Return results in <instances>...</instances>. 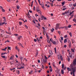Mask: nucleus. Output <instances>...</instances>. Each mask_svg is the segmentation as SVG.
<instances>
[{
	"mask_svg": "<svg viewBox=\"0 0 76 76\" xmlns=\"http://www.w3.org/2000/svg\"><path fill=\"white\" fill-rule=\"evenodd\" d=\"M17 8L18 9V10H19V6H18L17 7Z\"/></svg>",
	"mask_w": 76,
	"mask_h": 76,
	"instance_id": "nucleus-40",
	"label": "nucleus"
},
{
	"mask_svg": "<svg viewBox=\"0 0 76 76\" xmlns=\"http://www.w3.org/2000/svg\"><path fill=\"white\" fill-rule=\"evenodd\" d=\"M50 41H51V42H52L54 41H53V39L52 38H51L50 39Z\"/></svg>",
	"mask_w": 76,
	"mask_h": 76,
	"instance_id": "nucleus-26",
	"label": "nucleus"
},
{
	"mask_svg": "<svg viewBox=\"0 0 76 76\" xmlns=\"http://www.w3.org/2000/svg\"><path fill=\"white\" fill-rule=\"evenodd\" d=\"M13 57H14V56H12L11 58H10V60H13Z\"/></svg>",
	"mask_w": 76,
	"mask_h": 76,
	"instance_id": "nucleus-5",
	"label": "nucleus"
},
{
	"mask_svg": "<svg viewBox=\"0 0 76 76\" xmlns=\"http://www.w3.org/2000/svg\"><path fill=\"white\" fill-rule=\"evenodd\" d=\"M50 31L51 32H53V31H54V28H53L52 29H51Z\"/></svg>",
	"mask_w": 76,
	"mask_h": 76,
	"instance_id": "nucleus-14",
	"label": "nucleus"
},
{
	"mask_svg": "<svg viewBox=\"0 0 76 76\" xmlns=\"http://www.w3.org/2000/svg\"><path fill=\"white\" fill-rule=\"evenodd\" d=\"M66 11H65L64 13H62V15H66Z\"/></svg>",
	"mask_w": 76,
	"mask_h": 76,
	"instance_id": "nucleus-23",
	"label": "nucleus"
},
{
	"mask_svg": "<svg viewBox=\"0 0 76 76\" xmlns=\"http://www.w3.org/2000/svg\"><path fill=\"white\" fill-rule=\"evenodd\" d=\"M61 73L62 74H64V71H63V69H62L61 70Z\"/></svg>",
	"mask_w": 76,
	"mask_h": 76,
	"instance_id": "nucleus-31",
	"label": "nucleus"
},
{
	"mask_svg": "<svg viewBox=\"0 0 76 76\" xmlns=\"http://www.w3.org/2000/svg\"><path fill=\"white\" fill-rule=\"evenodd\" d=\"M6 42H9V40H7V41H6L5 42V43H6Z\"/></svg>",
	"mask_w": 76,
	"mask_h": 76,
	"instance_id": "nucleus-43",
	"label": "nucleus"
},
{
	"mask_svg": "<svg viewBox=\"0 0 76 76\" xmlns=\"http://www.w3.org/2000/svg\"><path fill=\"white\" fill-rule=\"evenodd\" d=\"M53 66L54 67H55V68H57V66H56V65H55V63L53 62Z\"/></svg>",
	"mask_w": 76,
	"mask_h": 76,
	"instance_id": "nucleus-7",
	"label": "nucleus"
},
{
	"mask_svg": "<svg viewBox=\"0 0 76 76\" xmlns=\"http://www.w3.org/2000/svg\"><path fill=\"white\" fill-rule=\"evenodd\" d=\"M69 11H66V14L67 16H69Z\"/></svg>",
	"mask_w": 76,
	"mask_h": 76,
	"instance_id": "nucleus-8",
	"label": "nucleus"
},
{
	"mask_svg": "<svg viewBox=\"0 0 76 76\" xmlns=\"http://www.w3.org/2000/svg\"><path fill=\"white\" fill-rule=\"evenodd\" d=\"M2 12H5V10H4V9H3V8H2Z\"/></svg>",
	"mask_w": 76,
	"mask_h": 76,
	"instance_id": "nucleus-47",
	"label": "nucleus"
},
{
	"mask_svg": "<svg viewBox=\"0 0 76 76\" xmlns=\"http://www.w3.org/2000/svg\"><path fill=\"white\" fill-rule=\"evenodd\" d=\"M52 43H53V44H54V45H56V42L54 41H53Z\"/></svg>",
	"mask_w": 76,
	"mask_h": 76,
	"instance_id": "nucleus-27",
	"label": "nucleus"
},
{
	"mask_svg": "<svg viewBox=\"0 0 76 76\" xmlns=\"http://www.w3.org/2000/svg\"><path fill=\"white\" fill-rule=\"evenodd\" d=\"M71 50L72 52H75V50H74V49H71Z\"/></svg>",
	"mask_w": 76,
	"mask_h": 76,
	"instance_id": "nucleus-42",
	"label": "nucleus"
},
{
	"mask_svg": "<svg viewBox=\"0 0 76 76\" xmlns=\"http://www.w3.org/2000/svg\"><path fill=\"white\" fill-rule=\"evenodd\" d=\"M66 2L65 1H64L62 3V4L63 5H64V4Z\"/></svg>",
	"mask_w": 76,
	"mask_h": 76,
	"instance_id": "nucleus-34",
	"label": "nucleus"
},
{
	"mask_svg": "<svg viewBox=\"0 0 76 76\" xmlns=\"http://www.w3.org/2000/svg\"><path fill=\"white\" fill-rule=\"evenodd\" d=\"M7 47H6L5 48L2 49V50H4V51H6V49H7Z\"/></svg>",
	"mask_w": 76,
	"mask_h": 76,
	"instance_id": "nucleus-18",
	"label": "nucleus"
},
{
	"mask_svg": "<svg viewBox=\"0 0 76 76\" xmlns=\"http://www.w3.org/2000/svg\"><path fill=\"white\" fill-rule=\"evenodd\" d=\"M60 38H61V41H63V37H61Z\"/></svg>",
	"mask_w": 76,
	"mask_h": 76,
	"instance_id": "nucleus-36",
	"label": "nucleus"
},
{
	"mask_svg": "<svg viewBox=\"0 0 76 76\" xmlns=\"http://www.w3.org/2000/svg\"><path fill=\"white\" fill-rule=\"evenodd\" d=\"M22 23L21 22H19V25H22Z\"/></svg>",
	"mask_w": 76,
	"mask_h": 76,
	"instance_id": "nucleus-39",
	"label": "nucleus"
},
{
	"mask_svg": "<svg viewBox=\"0 0 76 76\" xmlns=\"http://www.w3.org/2000/svg\"><path fill=\"white\" fill-rule=\"evenodd\" d=\"M66 9H67V8H63V9H62V10H63V11H64V10H66Z\"/></svg>",
	"mask_w": 76,
	"mask_h": 76,
	"instance_id": "nucleus-48",
	"label": "nucleus"
},
{
	"mask_svg": "<svg viewBox=\"0 0 76 76\" xmlns=\"http://www.w3.org/2000/svg\"><path fill=\"white\" fill-rule=\"evenodd\" d=\"M58 28L57 27H56V28H55V29L56 30H57V29H58Z\"/></svg>",
	"mask_w": 76,
	"mask_h": 76,
	"instance_id": "nucleus-54",
	"label": "nucleus"
},
{
	"mask_svg": "<svg viewBox=\"0 0 76 76\" xmlns=\"http://www.w3.org/2000/svg\"><path fill=\"white\" fill-rule=\"evenodd\" d=\"M1 57H2V58H6V56H1Z\"/></svg>",
	"mask_w": 76,
	"mask_h": 76,
	"instance_id": "nucleus-19",
	"label": "nucleus"
},
{
	"mask_svg": "<svg viewBox=\"0 0 76 76\" xmlns=\"http://www.w3.org/2000/svg\"><path fill=\"white\" fill-rule=\"evenodd\" d=\"M47 60L43 59V62H42V64H43L44 63L45 64V63L47 62Z\"/></svg>",
	"mask_w": 76,
	"mask_h": 76,
	"instance_id": "nucleus-2",
	"label": "nucleus"
},
{
	"mask_svg": "<svg viewBox=\"0 0 76 76\" xmlns=\"http://www.w3.org/2000/svg\"><path fill=\"white\" fill-rule=\"evenodd\" d=\"M15 68H12V69H10V70H11V71H12V70H15Z\"/></svg>",
	"mask_w": 76,
	"mask_h": 76,
	"instance_id": "nucleus-33",
	"label": "nucleus"
},
{
	"mask_svg": "<svg viewBox=\"0 0 76 76\" xmlns=\"http://www.w3.org/2000/svg\"><path fill=\"white\" fill-rule=\"evenodd\" d=\"M75 70L74 69H72V72H73V76H75Z\"/></svg>",
	"mask_w": 76,
	"mask_h": 76,
	"instance_id": "nucleus-6",
	"label": "nucleus"
},
{
	"mask_svg": "<svg viewBox=\"0 0 76 76\" xmlns=\"http://www.w3.org/2000/svg\"><path fill=\"white\" fill-rule=\"evenodd\" d=\"M41 6H42V8H44V4L43 3L42 4Z\"/></svg>",
	"mask_w": 76,
	"mask_h": 76,
	"instance_id": "nucleus-15",
	"label": "nucleus"
},
{
	"mask_svg": "<svg viewBox=\"0 0 76 76\" xmlns=\"http://www.w3.org/2000/svg\"><path fill=\"white\" fill-rule=\"evenodd\" d=\"M8 50H11V48H10V47H8Z\"/></svg>",
	"mask_w": 76,
	"mask_h": 76,
	"instance_id": "nucleus-44",
	"label": "nucleus"
},
{
	"mask_svg": "<svg viewBox=\"0 0 76 76\" xmlns=\"http://www.w3.org/2000/svg\"><path fill=\"white\" fill-rule=\"evenodd\" d=\"M66 28H65V30H67V29H68V27H65Z\"/></svg>",
	"mask_w": 76,
	"mask_h": 76,
	"instance_id": "nucleus-51",
	"label": "nucleus"
},
{
	"mask_svg": "<svg viewBox=\"0 0 76 76\" xmlns=\"http://www.w3.org/2000/svg\"><path fill=\"white\" fill-rule=\"evenodd\" d=\"M33 3H34V1H32V2L31 4V7H32L33 6Z\"/></svg>",
	"mask_w": 76,
	"mask_h": 76,
	"instance_id": "nucleus-12",
	"label": "nucleus"
},
{
	"mask_svg": "<svg viewBox=\"0 0 76 76\" xmlns=\"http://www.w3.org/2000/svg\"><path fill=\"white\" fill-rule=\"evenodd\" d=\"M18 44L19 45H20V46H21V47H23V46H22V45L21 43H18Z\"/></svg>",
	"mask_w": 76,
	"mask_h": 76,
	"instance_id": "nucleus-24",
	"label": "nucleus"
},
{
	"mask_svg": "<svg viewBox=\"0 0 76 76\" xmlns=\"http://www.w3.org/2000/svg\"><path fill=\"white\" fill-rule=\"evenodd\" d=\"M69 6H70V7H71V6H72V4H69Z\"/></svg>",
	"mask_w": 76,
	"mask_h": 76,
	"instance_id": "nucleus-52",
	"label": "nucleus"
},
{
	"mask_svg": "<svg viewBox=\"0 0 76 76\" xmlns=\"http://www.w3.org/2000/svg\"><path fill=\"white\" fill-rule=\"evenodd\" d=\"M22 38L21 36H19L18 38V41H20V39Z\"/></svg>",
	"mask_w": 76,
	"mask_h": 76,
	"instance_id": "nucleus-4",
	"label": "nucleus"
},
{
	"mask_svg": "<svg viewBox=\"0 0 76 76\" xmlns=\"http://www.w3.org/2000/svg\"><path fill=\"white\" fill-rule=\"evenodd\" d=\"M69 35H70V36L71 37H72V33L70 32L69 33Z\"/></svg>",
	"mask_w": 76,
	"mask_h": 76,
	"instance_id": "nucleus-29",
	"label": "nucleus"
},
{
	"mask_svg": "<svg viewBox=\"0 0 76 76\" xmlns=\"http://www.w3.org/2000/svg\"><path fill=\"white\" fill-rule=\"evenodd\" d=\"M73 6H74V7H76V3H75V4H73Z\"/></svg>",
	"mask_w": 76,
	"mask_h": 76,
	"instance_id": "nucleus-38",
	"label": "nucleus"
},
{
	"mask_svg": "<svg viewBox=\"0 0 76 76\" xmlns=\"http://www.w3.org/2000/svg\"><path fill=\"white\" fill-rule=\"evenodd\" d=\"M68 43L69 44H71V42H70V40H69Z\"/></svg>",
	"mask_w": 76,
	"mask_h": 76,
	"instance_id": "nucleus-64",
	"label": "nucleus"
},
{
	"mask_svg": "<svg viewBox=\"0 0 76 76\" xmlns=\"http://www.w3.org/2000/svg\"><path fill=\"white\" fill-rule=\"evenodd\" d=\"M5 32L6 33V34H9V35H10V34H11V33H10L9 32H7V31H6Z\"/></svg>",
	"mask_w": 76,
	"mask_h": 76,
	"instance_id": "nucleus-22",
	"label": "nucleus"
},
{
	"mask_svg": "<svg viewBox=\"0 0 76 76\" xmlns=\"http://www.w3.org/2000/svg\"><path fill=\"white\" fill-rule=\"evenodd\" d=\"M39 10V7H36V11Z\"/></svg>",
	"mask_w": 76,
	"mask_h": 76,
	"instance_id": "nucleus-10",
	"label": "nucleus"
},
{
	"mask_svg": "<svg viewBox=\"0 0 76 76\" xmlns=\"http://www.w3.org/2000/svg\"><path fill=\"white\" fill-rule=\"evenodd\" d=\"M24 66H22L21 67V69H24Z\"/></svg>",
	"mask_w": 76,
	"mask_h": 76,
	"instance_id": "nucleus-63",
	"label": "nucleus"
},
{
	"mask_svg": "<svg viewBox=\"0 0 76 76\" xmlns=\"http://www.w3.org/2000/svg\"><path fill=\"white\" fill-rule=\"evenodd\" d=\"M59 25L58 24H57L56 25V27H57V28H59Z\"/></svg>",
	"mask_w": 76,
	"mask_h": 76,
	"instance_id": "nucleus-30",
	"label": "nucleus"
},
{
	"mask_svg": "<svg viewBox=\"0 0 76 76\" xmlns=\"http://www.w3.org/2000/svg\"><path fill=\"white\" fill-rule=\"evenodd\" d=\"M10 65H12V64H13V63H14L13 62V61H10Z\"/></svg>",
	"mask_w": 76,
	"mask_h": 76,
	"instance_id": "nucleus-11",
	"label": "nucleus"
},
{
	"mask_svg": "<svg viewBox=\"0 0 76 76\" xmlns=\"http://www.w3.org/2000/svg\"><path fill=\"white\" fill-rule=\"evenodd\" d=\"M70 68V69L69 67H67V70H68V71H71V70H72V71H73V69H72L71 68Z\"/></svg>",
	"mask_w": 76,
	"mask_h": 76,
	"instance_id": "nucleus-3",
	"label": "nucleus"
},
{
	"mask_svg": "<svg viewBox=\"0 0 76 76\" xmlns=\"http://www.w3.org/2000/svg\"><path fill=\"white\" fill-rule=\"evenodd\" d=\"M69 57L71 58H72V55H69Z\"/></svg>",
	"mask_w": 76,
	"mask_h": 76,
	"instance_id": "nucleus-62",
	"label": "nucleus"
},
{
	"mask_svg": "<svg viewBox=\"0 0 76 76\" xmlns=\"http://www.w3.org/2000/svg\"><path fill=\"white\" fill-rule=\"evenodd\" d=\"M61 52L62 54H63V55H64V50H62Z\"/></svg>",
	"mask_w": 76,
	"mask_h": 76,
	"instance_id": "nucleus-13",
	"label": "nucleus"
},
{
	"mask_svg": "<svg viewBox=\"0 0 76 76\" xmlns=\"http://www.w3.org/2000/svg\"><path fill=\"white\" fill-rule=\"evenodd\" d=\"M20 59L21 61H22V60H23V57H20Z\"/></svg>",
	"mask_w": 76,
	"mask_h": 76,
	"instance_id": "nucleus-16",
	"label": "nucleus"
},
{
	"mask_svg": "<svg viewBox=\"0 0 76 76\" xmlns=\"http://www.w3.org/2000/svg\"><path fill=\"white\" fill-rule=\"evenodd\" d=\"M23 20V21H24V22H27V20H25V21H24V20Z\"/></svg>",
	"mask_w": 76,
	"mask_h": 76,
	"instance_id": "nucleus-55",
	"label": "nucleus"
},
{
	"mask_svg": "<svg viewBox=\"0 0 76 76\" xmlns=\"http://www.w3.org/2000/svg\"><path fill=\"white\" fill-rule=\"evenodd\" d=\"M36 9V8H35V6H34L33 9V10L35 11V10Z\"/></svg>",
	"mask_w": 76,
	"mask_h": 76,
	"instance_id": "nucleus-41",
	"label": "nucleus"
},
{
	"mask_svg": "<svg viewBox=\"0 0 76 76\" xmlns=\"http://www.w3.org/2000/svg\"><path fill=\"white\" fill-rule=\"evenodd\" d=\"M34 40L35 42H37V39H34Z\"/></svg>",
	"mask_w": 76,
	"mask_h": 76,
	"instance_id": "nucleus-58",
	"label": "nucleus"
},
{
	"mask_svg": "<svg viewBox=\"0 0 76 76\" xmlns=\"http://www.w3.org/2000/svg\"><path fill=\"white\" fill-rule=\"evenodd\" d=\"M44 56H45V59H46V60H48V58H47V57L46 56H45V55Z\"/></svg>",
	"mask_w": 76,
	"mask_h": 76,
	"instance_id": "nucleus-28",
	"label": "nucleus"
},
{
	"mask_svg": "<svg viewBox=\"0 0 76 76\" xmlns=\"http://www.w3.org/2000/svg\"><path fill=\"white\" fill-rule=\"evenodd\" d=\"M29 74H32V71H31L30 72H29Z\"/></svg>",
	"mask_w": 76,
	"mask_h": 76,
	"instance_id": "nucleus-61",
	"label": "nucleus"
},
{
	"mask_svg": "<svg viewBox=\"0 0 76 76\" xmlns=\"http://www.w3.org/2000/svg\"><path fill=\"white\" fill-rule=\"evenodd\" d=\"M15 49L16 50H18V52H19V49H18V47L17 46H16V47H15Z\"/></svg>",
	"mask_w": 76,
	"mask_h": 76,
	"instance_id": "nucleus-9",
	"label": "nucleus"
},
{
	"mask_svg": "<svg viewBox=\"0 0 76 76\" xmlns=\"http://www.w3.org/2000/svg\"><path fill=\"white\" fill-rule=\"evenodd\" d=\"M64 43H66L67 42V39H65L64 41Z\"/></svg>",
	"mask_w": 76,
	"mask_h": 76,
	"instance_id": "nucleus-32",
	"label": "nucleus"
},
{
	"mask_svg": "<svg viewBox=\"0 0 76 76\" xmlns=\"http://www.w3.org/2000/svg\"><path fill=\"white\" fill-rule=\"evenodd\" d=\"M76 65V59H75L73 61V63H72L70 66V68L72 69H76V67L74 66H75Z\"/></svg>",
	"mask_w": 76,
	"mask_h": 76,
	"instance_id": "nucleus-1",
	"label": "nucleus"
},
{
	"mask_svg": "<svg viewBox=\"0 0 76 76\" xmlns=\"http://www.w3.org/2000/svg\"><path fill=\"white\" fill-rule=\"evenodd\" d=\"M17 72H18V74H19L20 73V72H19V70L17 71Z\"/></svg>",
	"mask_w": 76,
	"mask_h": 76,
	"instance_id": "nucleus-59",
	"label": "nucleus"
},
{
	"mask_svg": "<svg viewBox=\"0 0 76 76\" xmlns=\"http://www.w3.org/2000/svg\"><path fill=\"white\" fill-rule=\"evenodd\" d=\"M67 60L68 61H70V58H68L67 59Z\"/></svg>",
	"mask_w": 76,
	"mask_h": 76,
	"instance_id": "nucleus-57",
	"label": "nucleus"
},
{
	"mask_svg": "<svg viewBox=\"0 0 76 76\" xmlns=\"http://www.w3.org/2000/svg\"><path fill=\"white\" fill-rule=\"evenodd\" d=\"M25 27L27 29L28 28V26H26V25H25Z\"/></svg>",
	"mask_w": 76,
	"mask_h": 76,
	"instance_id": "nucleus-56",
	"label": "nucleus"
},
{
	"mask_svg": "<svg viewBox=\"0 0 76 76\" xmlns=\"http://www.w3.org/2000/svg\"><path fill=\"white\" fill-rule=\"evenodd\" d=\"M29 12L31 13H32V11H31L30 10H29Z\"/></svg>",
	"mask_w": 76,
	"mask_h": 76,
	"instance_id": "nucleus-60",
	"label": "nucleus"
},
{
	"mask_svg": "<svg viewBox=\"0 0 76 76\" xmlns=\"http://www.w3.org/2000/svg\"><path fill=\"white\" fill-rule=\"evenodd\" d=\"M42 66V69H44V65H43V64H41Z\"/></svg>",
	"mask_w": 76,
	"mask_h": 76,
	"instance_id": "nucleus-45",
	"label": "nucleus"
},
{
	"mask_svg": "<svg viewBox=\"0 0 76 76\" xmlns=\"http://www.w3.org/2000/svg\"><path fill=\"white\" fill-rule=\"evenodd\" d=\"M71 26H72L71 25H69L68 26V28H71Z\"/></svg>",
	"mask_w": 76,
	"mask_h": 76,
	"instance_id": "nucleus-50",
	"label": "nucleus"
},
{
	"mask_svg": "<svg viewBox=\"0 0 76 76\" xmlns=\"http://www.w3.org/2000/svg\"><path fill=\"white\" fill-rule=\"evenodd\" d=\"M7 54V53H2L1 54V55H4V54Z\"/></svg>",
	"mask_w": 76,
	"mask_h": 76,
	"instance_id": "nucleus-20",
	"label": "nucleus"
},
{
	"mask_svg": "<svg viewBox=\"0 0 76 76\" xmlns=\"http://www.w3.org/2000/svg\"><path fill=\"white\" fill-rule=\"evenodd\" d=\"M38 53L37 52L36 53V56H35L36 57H37V56H38Z\"/></svg>",
	"mask_w": 76,
	"mask_h": 76,
	"instance_id": "nucleus-37",
	"label": "nucleus"
},
{
	"mask_svg": "<svg viewBox=\"0 0 76 76\" xmlns=\"http://www.w3.org/2000/svg\"><path fill=\"white\" fill-rule=\"evenodd\" d=\"M55 52V53H57V50L56 49V48H54Z\"/></svg>",
	"mask_w": 76,
	"mask_h": 76,
	"instance_id": "nucleus-17",
	"label": "nucleus"
},
{
	"mask_svg": "<svg viewBox=\"0 0 76 76\" xmlns=\"http://www.w3.org/2000/svg\"><path fill=\"white\" fill-rule=\"evenodd\" d=\"M8 29L9 32H10V27H8Z\"/></svg>",
	"mask_w": 76,
	"mask_h": 76,
	"instance_id": "nucleus-53",
	"label": "nucleus"
},
{
	"mask_svg": "<svg viewBox=\"0 0 76 76\" xmlns=\"http://www.w3.org/2000/svg\"><path fill=\"white\" fill-rule=\"evenodd\" d=\"M73 21L75 22H76V19H75V18H74L73 20Z\"/></svg>",
	"mask_w": 76,
	"mask_h": 76,
	"instance_id": "nucleus-35",
	"label": "nucleus"
},
{
	"mask_svg": "<svg viewBox=\"0 0 76 76\" xmlns=\"http://www.w3.org/2000/svg\"><path fill=\"white\" fill-rule=\"evenodd\" d=\"M37 11V12H38V13H40V14H41V11H40V10H38Z\"/></svg>",
	"mask_w": 76,
	"mask_h": 76,
	"instance_id": "nucleus-21",
	"label": "nucleus"
},
{
	"mask_svg": "<svg viewBox=\"0 0 76 76\" xmlns=\"http://www.w3.org/2000/svg\"><path fill=\"white\" fill-rule=\"evenodd\" d=\"M69 47L70 48L71 47V43H69Z\"/></svg>",
	"mask_w": 76,
	"mask_h": 76,
	"instance_id": "nucleus-49",
	"label": "nucleus"
},
{
	"mask_svg": "<svg viewBox=\"0 0 76 76\" xmlns=\"http://www.w3.org/2000/svg\"><path fill=\"white\" fill-rule=\"evenodd\" d=\"M64 64H62V69H64Z\"/></svg>",
	"mask_w": 76,
	"mask_h": 76,
	"instance_id": "nucleus-25",
	"label": "nucleus"
},
{
	"mask_svg": "<svg viewBox=\"0 0 76 76\" xmlns=\"http://www.w3.org/2000/svg\"><path fill=\"white\" fill-rule=\"evenodd\" d=\"M1 32L2 34H4V31L3 30H2Z\"/></svg>",
	"mask_w": 76,
	"mask_h": 76,
	"instance_id": "nucleus-46",
	"label": "nucleus"
}]
</instances>
